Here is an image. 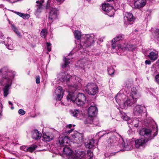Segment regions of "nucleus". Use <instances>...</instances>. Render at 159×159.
<instances>
[{
    "mask_svg": "<svg viewBox=\"0 0 159 159\" xmlns=\"http://www.w3.org/2000/svg\"><path fill=\"white\" fill-rule=\"evenodd\" d=\"M140 97L135 87H133L127 97L123 93H118L115 97L116 102L122 109L127 108L131 106Z\"/></svg>",
    "mask_w": 159,
    "mask_h": 159,
    "instance_id": "nucleus-1",
    "label": "nucleus"
},
{
    "mask_svg": "<svg viewBox=\"0 0 159 159\" xmlns=\"http://www.w3.org/2000/svg\"><path fill=\"white\" fill-rule=\"evenodd\" d=\"M58 80L66 82L69 89L75 90L79 89L81 85V80L78 77H70L67 73L61 72L57 75Z\"/></svg>",
    "mask_w": 159,
    "mask_h": 159,
    "instance_id": "nucleus-2",
    "label": "nucleus"
},
{
    "mask_svg": "<svg viewBox=\"0 0 159 159\" xmlns=\"http://www.w3.org/2000/svg\"><path fill=\"white\" fill-rule=\"evenodd\" d=\"M63 152L70 159H92L93 155L92 152L90 151L88 152L87 156L82 151L75 150L73 152L67 146L63 148Z\"/></svg>",
    "mask_w": 159,
    "mask_h": 159,
    "instance_id": "nucleus-3",
    "label": "nucleus"
},
{
    "mask_svg": "<svg viewBox=\"0 0 159 159\" xmlns=\"http://www.w3.org/2000/svg\"><path fill=\"white\" fill-rule=\"evenodd\" d=\"M156 132L154 135H152V131L150 129L144 128L142 129L140 131L139 134L140 135L143 136L144 138H142L140 139L135 140V147L138 148L140 146H143L146 142L153 139L157 133L158 129L157 126H156Z\"/></svg>",
    "mask_w": 159,
    "mask_h": 159,
    "instance_id": "nucleus-4",
    "label": "nucleus"
},
{
    "mask_svg": "<svg viewBox=\"0 0 159 159\" xmlns=\"http://www.w3.org/2000/svg\"><path fill=\"white\" fill-rule=\"evenodd\" d=\"M70 139L74 143L80 144L83 141V135L82 134L76 131L72 133L70 136Z\"/></svg>",
    "mask_w": 159,
    "mask_h": 159,
    "instance_id": "nucleus-5",
    "label": "nucleus"
},
{
    "mask_svg": "<svg viewBox=\"0 0 159 159\" xmlns=\"http://www.w3.org/2000/svg\"><path fill=\"white\" fill-rule=\"evenodd\" d=\"M85 89L89 94L94 95L98 92V88L95 84L89 83L85 87Z\"/></svg>",
    "mask_w": 159,
    "mask_h": 159,
    "instance_id": "nucleus-6",
    "label": "nucleus"
},
{
    "mask_svg": "<svg viewBox=\"0 0 159 159\" xmlns=\"http://www.w3.org/2000/svg\"><path fill=\"white\" fill-rule=\"evenodd\" d=\"M49 8V11L48 13V20L50 22H52L53 20L57 18V11L55 8L50 7L49 4L47 2L46 9H48Z\"/></svg>",
    "mask_w": 159,
    "mask_h": 159,
    "instance_id": "nucleus-7",
    "label": "nucleus"
},
{
    "mask_svg": "<svg viewBox=\"0 0 159 159\" xmlns=\"http://www.w3.org/2000/svg\"><path fill=\"white\" fill-rule=\"evenodd\" d=\"M123 36L120 35L116 36L111 40L112 48L113 49L119 50L120 49L122 44H120L118 42L119 41L123 39Z\"/></svg>",
    "mask_w": 159,
    "mask_h": 159,
    "instance_id": "nucleus-8",
    "label": "nucleus"
},
{
    "mask_svg": "<svg viewBox=\"0 0 159 159\" xmlns=\"http://www.w3.org/2000/svg\"><path fill=\"white\" fill-rule=\"evenodd\" d=\"M84 39L85 41H81L80 44L85 47L91 46L94 40V37L93 35L87 34L85 36Z\"/></svg>",
    "mask_w": 159,
    "mask_h": 159,
    "instance_id": "nucleus-9",
    "label": "nucleus"
},
{
    "mask_svg": "<svg viewBox=\"0 0 159 159\" xmlns=\"http://www.w3.org/2000/svg\"><path fill=\"white\" fill-rule=\"evenodd\" d=\"M102 9L105 12V14L110 16H112L114 14V9L112 6L109 3L102 4Z\"/></svg>",
    "mask_w": 159,
    "mask_h": 159,
    "instance_id": "nucleus-10",
    "label": "nucleus"
},
{
    "mask_svg": "<svg viewBox=\"0 0 159 159\" xmlns=\"http://www.w3.org/2000/svg\"><path fill=\"white\" fill-rule=\"evenodd\" d=\"M14 75V72H12L7 67H3L0 70V77L6 76L13 78Z\"/></svg>",
    "mask_w": 159,
    "mask_h": 159,
    "instance_id": "nucleus-11",
    "label": "nucleus"
},
{
    "mask_svg": "<svg viewBox=\"0 0 159 159\" xmlns=\"http://www.w3.org/2000/svg\"><path fill=\"white\" fill-rule=\"evenodd\" d=\"M146 111V108L144 106L138 105L134 107L133 113L135 116H141Z\"/></svg>",
    "mask_w": 159,
    "mask_h": 159,
    "instance_id": "nucleus-12",
    "label": "nucleus"
},
{
    "mask_svg": "<svg viewBox=\"0 0 159 159\" xmlns=\"http://www.w3.org/2000/svg\"><path fill=\"white\" fill-rule=\"evenodd\" d=\"M124 14L125 24L126 25L132 24L134 21L132 14L127 12H125Z\"/></svg>",
    "mask_w": 159,
    "mask_h": 159,
    "instance_id": "nucleus-13",
    "label": "nucleus"
},
{
    "mask_svg": "<svg viewBox=\"0 0 159 159\" xmlns=\"http://www.w3.org/2000/svg\"><path fill=\"white\" fill-rule=\"evenodd\" d=\"M86 101V97L84 95L83 93H79L77 95V98L75 102L76 103L77 105L81 106H83Z\"/></svg>",
    "mask_w": 159,
    "mask_h": 159,
    "instance_id": "nucleus-14",
    "label": "nucleus"
},
{
    "mask_svg": "<svg viewBox=\"0 0 159 159\" xmlns=\"http://www.w3.org/2000/svg\"><path fill=\"white\" fill-rule=\"evenodd\" d=\"M120 139L123 141V140L121 136L118 134H117V136H116L115 135H113L111 136L109 139L108 140L107 142L108 143H111L114 144L115 143L117 144L119 143Z\"/></svg>",
    "mask_w": 159,
    "mask_h": 159,
    "instance_id": "nucleus-15",
    "label": "nucleus"
},
{
    "mask_svg": "<svg viewBox=\"0 0 159 159\" xmlns=\"http://www.w3.org/2000/svg\"><path fill=\"white\" fill-rule=\"evenodd\" d=\"M69 142L68 137L66 136L60 137L58 140L59 145L61 147H65L68 146Z\"/></svg>",
    "mask_w": 159,
    "mask_h": 159,
    "instance_id": "nucleus-16",
    "label": "nucleus"
},
{
    "mask_svg": "<svg viewBox=\"0 0 159 159\" xmlns=\"http://www.w3.org/2000/svg\"><path fill=\"white\" fill-rule=\"evenodd\" d=\"M134 142L132 141L126 140L125 142L123 141L122 143L121 146L123 147V149L125 150L129 151L131 149L133 148V144Z\"/></svg>",
    "mask_w": 159,
    "mask_h": 159,
    "instance_id": "nucleus-17",
    "label": "nucleus"
},
{
    "mask_svg": "<svg viewBox=\"0 0 159 159\" xmlns=\"http://www.w3.org/2000/svg\"><path fill=\"white\" fill-rule=\"evenodd\" d=\"M135 48V47L131 44H129L127 43H124L122 44L119 51L124 52L125 51H132Z\"/></svg>",
    "mask_w": 159,
    "mask_h": 159,
    "instance_id": "nucleus-18",
    "label": "nucleus"
},
{
    "mask_svg": "<svg viewBox=\"0 0 159 159\" xmlns=\"http://www.w3.org/2000/svg\"><path fill=\"white\" fill-rule=\"evenodd\" d=\"M97 112V109L94 103H92L88 109L89 116H94Z\"/></svg>",
    "mask_w": 159,
    "mask_h": 159,
    "instance_id": "nucleus-19",
    "label": "nucleus"
},
{
    "mask_svg": "<svg viewBox=\"0 0 159 159\" xmlns=\"http://www.w3.org/2000/svg\"><path fill=\"white\" fill-rule=\"evenodd\" d=\"M55 93L57 96L56 99L58 100H61L63 97V94L62 88L61 86L57 87L55 90Z\"/></svg>",
    "mask_w": 159,
    "mask_h": 159,
    "instance_id": "nucleus-20",
    "label": "nucleus"
},
{
    "mask_svg": "<svg viewBox=\"0 0 159 159\" xmlns=\"http://www.w3.org/2000/svg\"><path fill=\"white\" fill-rule=\"evenodd\" d=\"M44 2V1L43 0H38L36 1V3L37 4L36 5L37 9L35 13V14L38 15L40 13L42 10V4Z\"/></svg>",
    "mask_w": 159,
    "mask_h": 159,
    "instance_id": "nucleus-21",
    "label": "nucleus"
},
{
    "mask_svg": "<svg viewBox=\"0 0 159 159\" xmlns=\"http://www.w3.org/2000/svg\"><path fill=\"white\" fill-rule=\"evenodd\" d=\"M146 3L145 0H135L134 2V6L135 8L139 9L144 7Z\"/></svg>",
    "mask_w": 159,
    "mask_h": 159,
    "instance_id": "nucleus-22",
    "label": "nucleus"
},
{
    "mask_svg": "<svg viewBox=\"0 0 159 159\" xmlns=\"http://www.w3.org/2000/svg\"><path fill=\"white\" fill-rule=\"evenodd\" d=\"M77 95V93L75 92H69V94L66 97L67 100L75 102Z\"/></svg>",
    "mask_w": 159,
    "mask_h": 159,
    "instance_id": "nucleus-23",
    "label": "nucleus"
},
{
    "mask_svg": "<svg viewBox=\"0 0 159 159\" xmlns=\"http://www.w3.org/2000/svg\"><path fill=\"white\" fill-rule=\"evenodd\" d=\"M13 78H11L10 76H3L0 77V84L2 85L4 84L7 85V84H9V81L11 80V84H12V79Z\"/></svg>",
    "mask_w": 159,
    "mask_h": 159,
    "instance_id": "nucleus-24",
    "label": "nucleus"
},
{
    "mask_svg": "<svg viewBox=\"0 0 159 159\" xmlns=\"http://www.w3.org/2000/svg\"><path fill=\"white\" fill-rule=\"evenodd\" d=\"M38 146L35 145H33L31 147H28L27 146H23L20 147L21 150L24 151H28L30 152H33L35 149L37 148Z\"/></svg>",
    "mask_w": 159,
    "mask_h": 159,
    "instance_id": "nucleus-25",
    "label": "nucleus"
},
{
    "mask_svg": "<svg viewBox=\"0 0 159 159\" xmlns=\"http://www.w3.org/2000/svg\"><path fill=\"white\" fill-rule=\"evenodd\" d=\"M43 137L44 141H50L53 139L54 136L52 133H47L43 134Z\"/></svg>",
    "mask_w": 159,
    "mask_h": 159,
    "instance_id": "nucleus-26",
    "label": "nucleus"
},
{
    "mask_svg": "<svg viewBox=\"0 0 159 159\" xmlns=\"http://www.w3.org/2000/svg\"><path fill=\"white\" fill-rule=\"evenodd\" d=\"M9 84H7L3 89V95L4 97H7L9 94V90L10 87L11 85V80L9 81Z\"/></svg>",
    "mask_w": 159,
    "mask_h": 159,
    "instance_id": "nucleus-27",
    "label": "nucleus"
},
{
    "mask_svg": "<svg viewBox=\"0 0 159 159\" xmlns=\"http://www.w3.org/2000/svg\"><path fill=\"white\" fill-rule=\"evenodd\" d=\"M148 57L151 60L154 61L158 58V53L153 51H152L148 55Z\"/></svg>",
    "mask_w": 159,
    "mask_h": 159,
    "instance_id": "nucleus-28",
    "label": "nucleus"
},
{
    "mask_svg": "<svg viewBox=\"0 0 159 159\" xmlns=\"http://www.w3.org/2000/svg\"><path fill=\"white\" fill-rule=\"evenodd\" d=\"M42 136L41 133H39L37 130H34L32 132V138L35 140L40 139Z\"/></svg>",
    "mask_w": 159,
    "mask_h": 159,
    "instance_id": "nucleus-29",
    "label": "nucleus"
},
{
    "mask_svg": "<svg viewBox=\"0 0 159 159\" xmlns=\"http://www.w3.org/2000/svg\"><path fill=\"white\" fill-rule=\"evenodd\" d=\"M94 140L93 139L89 140L85 143L87 148L89 149L93 148L94 147Z\"/></svg>",
    "mask_w": 159,
    "mask_h": 159,
    "instance_id": "nucleus-30",
    "label": "nucleus"
},
{
    "mask_svg": "<svg viewBox=\"0 0 159 159\" xmlns=\"http://www.w3.org/2000/svg\"><path fill=\"white\" fill-rule=\"evenodd\" d=\"M70 113L72 116L75 117L80 118L81 116V115L78 110L74 109L70 111Z\"/></svg>",
    "mask_w": 159,
    "mask_h": 159,
    "instance_id": "nucleus-31",
    "label": "nucleus"
},
{
    "mask_svg": "<svg viewBox=\"0 0 159 159\" xmlns=\"http://www.w3.org/2000/svg\"><path fill=\"white\" fill-rule=\"evenodd\" d=\"M11 26L13 30L20 38L21 37V35L18 29L14 26L13 24H11Z\"/></svg>",
    "mask_w": 159,
    "mask_h": 159,
    "instance_id": "nucleus-32",
    "label": "nucleus"
},
{
    "mask_svg": "<svg viewBox=\"0 0 159 159\" xmlns=\"http://www.w3.org/2000/svg\"><path fill=\"white\" fill-rule=\"evenodd\" d=\"M15 13L24 19H27L29 17V15L28 14H24L18 12H15Z\"/></svg>",
    "mask_w": 159,
    "mask_h": 159,
    "instance_id": "nucleus-33",
    "label": "nucleus"
},
{
    "mask_svg": "<svg viewBox=\"0 0 159 159\" xmlns=\"http://www.w3.org/2000/svg\"><path fill=\"white\" fill-rule=\"evenodd\" d=\"M5 44L7 46H11L13 45L12 40L9 38H7L5 41Z\"/></svg>",
    "mask_w": 159,
    "mask_h": 159,
    "instance_id": "nucleus-34",
    "label": "nucleus"
},
{
    "mask_svg": "<svg viewBox=\"0 0 159 159\" xmlns=\"http://www.w3.org/2000/svg\"><path fill=\"white\" fill-rule=\"evenodd\" d=\"M72 126V124H69L66 126V130L65 134H68L69 133H71L73 131L74 129H70Z\"/></svg>",
    "mask_w": 159,
    "mask_h": 159,
    "instance_id": "nucleus-35",
    "label": "nucleus"
},
{
    "mask_svg": "<svg viewBox=\"0 0 159 159\" xmlns=\"http://www.w3.org/2000/svg\"><path fill=\"white\" fill-rule=\"evenodd\" d=\"M93 117L94 116H89L84 121V123L85 124H92Z\"/></svg>",
    "mask_w": 159,
    "mask_h": 159,
    "instance_id": "nucleus-36",
    "label": "nucleus"
},
{
    "mask_svg": "<svg viewBox=\"0 0 159 159\" xmlns=\"http://www.w3.org/2000/svg\"><path fill=\"white\" fill-rule=\"evenodd\" d=\"M75 38L77 39H80L81 36V34L80 32L78 30H76L74 33Z\"/></svg>",
    "mask_w": 159,
    "mask_h": 159,
    "instance_id": "nucleus-37",
    "label": "nucleus"
},
{
    "mask_svg": "<svg viewBox=\"0 0 159 159\" xmlns=\"http://www.w3.org/2000/svg\"><path fill=\"white\" fill-rule=\"evenodd\" d=\"M70 60L69 59L66 58V57H64L63 59V60L64 62V63L62 65V68H65L66 67L68 64H69L70 63L69 60Z\"/></svg>",
    "mask_w": 159,
    "mask_h": 159,
    "instance_id": "nucleus-38",
    "label": "nucleus"
},
{
    "mask_svg": "<svg viewBox=\"0 0 159 159\" xmlns=\"http://www.w3.org/2000/svg\"><path fill=\"white\" fill-rule=\"evenodd\" d=\"M141 121H139L136 119H134L131 125H134L135 127L137 128L141 124Z\"/></svg>",
    "mask_w": 159,
    "mask_h": 159,
    "instance_id": "nucleus-39",
    "label": "nucleus"
},
{
    "mask_svg": "<svg viewBox=\"0 0 159 159\" xmlns=\"http://www.w3.org/2000/svg\"><path fill=\"white\" fill-rule=\"evenodd\" d=\"M121 117L124 120H129V117L125 113H121Z\"/></svg>",
    "mask_w": 159,
    "mask_h": 159,
    "instance_id": "nucleus-40",
    "label": "nucleus"
},
{
    "mask_svg": "<svg viewBox=\"0 0 159 159\" xmlns=\"http://www.w3.org/2000/svg\"><path fill=\"white\" fill-rule=\"evenodd\" d=\"M47 33V30L45 29L42 30L40 33L41 37L43 38H45L46 36Z\"/></svg>",
    "mask_w": 159,
    "mask_h": 159,
    "instance_id": "nucleus-41",
    "label": "nucleus"
},
{
    "mask_svg": "<svg viewBox=\"0 0 159 159\" xmlns=\"http://www.w3.org/2000/svg\"><path fill=\"white\" fill-rule=\"evenodd\" d=\"M92 124L95 125H98L99 124V120L96 117H93Z\"/></svg>",
    "mask_w": 159,
    "mask_h": 159,
    "instance_id": "nucleus-42",
    "label": "nucleus"
},
{
    "mask_svg": "<svg viewBox=\"0 0 159 159\" xmlns=\"http://www.w3.org/2000/svg\"><path fill=\"white\" fill-rule=\"evenodd\" d=\"M108 74L109 75H113L114 72V71L112 67L108 68Z\"/></svg>",
    "mask_w": 159,
    "mask_h": 159,
    "instance_id": "nucleus-43",
    "label": "nucleus"
},
{
    "mask_svg": "<svg viewBox=\"0 0 159 159\" xmlns=\"http://www.w3.org/2000/svg\"><path fill=\"white\" fill-rule=\"evenodd\" d=\"M154 33L157 38H159V29H156L155 30Z\"/></svg>",
    "mask_w": 159,
    "mask_h": 159,
    "instance_id": "nucleus-44",
    "label": "nucleus"
},
{
    "mask_svg": "<svg viewBox=\"0 0 159 159\" xmlns=\"http://www.w3.org/2000/svg\"><path fill=\"white\" fill-rule=\"evenodd\" d=\"M40 77L39 75H37L36 77V83L38 84L40 83Z\"/></svg>",
    "mask_w": 159,
    "mask_h": 159,
    "instance_id": "nucleus-45",
    "label": "nucleus"
},
{
    "mask_svg": "<svg viewBox=\"0 0 159 159\" xmlns=\"http://www.w3.org/2000/svg\"><path fill=\"white\" fill-rule=\"evenodd\" d=\"M106 133L105 131H100L98 133V134H99L101 137H102L103 135H104Z\"/></svg>",
    "mask_w": 159,
    "mask_h": 159,
    "instance_id": "nucleus-46",
    "label": "nucleus"
},
{
    "mask_svg": "<svg viewBox=\"0 0 159 159\" xmlns=\"http://www.w3.org/2000/svg\"><path fill=\"white\" fill-rule=\"evenodd\" d=\"M46 44L48 50L49 52H50L51 50V48L50 47L51 45V43L47 42L46 43Z\"/></svg>",
    "mask_w": 159,
    "mask_h": 159,
    "instance_id": "nucleus-47",
    "label": "nucleus"
},
{
    "mask_svg": "<svg viewBox=\"0 0 159 159\" xmlns=\"http://www.w3.org/2000/svg\"><path fill=\"white\" fill-rule=\"evenodd\" d=\"M156 82L159 84V74L156 75L155 77Z\"/></svg>",
    "mask_w": 159,
    "mask_h": 159,
    "instance_id": "nucleus-48",
    "label": "nucleus"
},
{
    "mask_svg": "<svg viewBox=\"0 0 159 159\" xmlns=\"http://www.w3.org/2000/svg\"><path fill=\"white\" fill-rule=\"evenodd\" d=\"M18 113L22 115H24L25 114V111L22 109H20L18 111Z\"/></svg>",
    "mask_w": 159,
    "mask_h": 159,
    "instance_id": "nucleus-49",
    "label": "nucleus"
},
{
    "mask_svg": "<svg viewBox=\"0 0 159 159\" xmlns=\"http://www.w3.org/2000/svg\"><path fill=\"white\" fill-rule=\"evenodd\" d=\"M151 61L150 60H147L145 61L146 64L149 65L151 64Z\"/></svg>",
    "mask_w": 159,
    "mask_h": 159,
    "instance_id": "nucleus-50",
    "label": "nucleus"
},
{
    "mask_svg": "<svg viewBox=\"0 0 159 159\" xmlns=\"http://www.w3.org/2000/svg\"><path fill=\"white\" fill-rule=\"evenodd\" d=\"M84 60H83V61H81V62H82V65H83V66H81V68H83V69H84V64H85V63H84Z\"/></svg>",
    "mask_w": 159,
    "mask_h": 159,
    "instance_id": "nucleus-51",
    "label": "nucleus"
},
{
    "mask_svg": "<svg viewBox=\"0 0 159 159\" xmlns=\"http://www.w3.org/2000/svg\"><path fill=\"white\" fill-rule=\"evenodd\" d=\"M103 41V39L102 38H99L98 39V42H102Z\"/></svg>",
    "mask_w": 159,
    "mask_h": 159,
    "instance_id": "nucleus-52",
    "label": "nucleus"
},
{
    "mask_svg": "<svg viewBox=\"0 0 159 159\" xmlns=\"http://www.w3.org/2000/svg\"><path fill=\"white\" fill-rule=\"evenodd\" d=\"M58 2H62L64 0H56Z\"/></svg>",
    "mask_w": 159,
    "mask_h": 159,
    "instance_id": "nucleus-53",
    "label": "nucleus"
},
{
    "mask_svg": "<svg viewBox=\"0 0 159 159\" xmlns=\"http://www.w3.org/2000/svg\"><path fill=\"white\" fill-rule=\"evenodd\" d=\"M8 103H9V105H12V103L11 102L9 101L8 102Z\"/></svg>",
    "mask_w": 159,
    "mask_h": 159,
    "instance_id": "nucleus-54",
    "label": "nucleus"
},
{
    "mask_svg": "<svg viewBox=\"0 0 159 159\" xmlns=\"http://www.w3.org/2000/svg\"><path fill=\"white\" fill-rule=\"evenodd\" d=\"M0 35H1V36H2V37H3V34L2 33H1L0 34Z\"/></svg>",
    "mask_w": 159,
    "mask_h": 159,
    "instance_id": "nucleus-55",
    "label": "nucleus"
},
{
    "mask_svg": "<svg viewBox=\"0 0 159 159\" xmlns=\"http://www.w3.org/2000/svg\"><path fill=\"white\" fill-rule=\"evenodd\" d=\"M7 20H8V21L9 22V24H10V21L8 19Z\"/></svg>",
    "mask_w": 159,
    "mask_h": 159,
    "instance_id": "nucleus-56",
    "label": "nucleus"
},
{
    "mask_svg": "<svg viewBox=\"0 0 159 159\" xmlns=\"http://www.w3.org/2000/svg\"><path fill=\"white\" fill-rule=\"evenodd\" d=\"M11 108L12 109H14V107H11Z\"/></svg>",
    "mask_w": 159,
    "mask_h": 159,
    "instance_id": "nucleus-57",
    "label": "nucleus"
},
{
    "mask_svg": "<svg viewBox=\"0 0 159 159\" xmlns=\"http://www.w3.org/2000/svg\"><path fill=\"white\" fill-rule=\"evenodd\" d=\"M129 121L128 122V124H129Z\"/></svg>",
    "mask_w": 159,
    "mask_h": 159,
    "instance_id": "nucleus-58",
    "label": "nucleus"
},
{
    "mask_svg": "<svg viewBox=\"0 0 159 159\" xmlns=\"http://www.w3.org/2000/svg\"><path fill=\"white\" fill-rule=\"evenodd\" d=\"M73 126H74H74H75V125H73Z\"/></svg>",
    "mask_w": 159,
    "mask_h": 159,
    "instance_id": "nucleus-59",
    "label": "nucleus"
},
{
    "mask_svg": "<svg viewBox=\"0 0 159 159\" xmlns=\"http://www.w3.org/2000/svg\"><path fill=\"white\" fill-rule=\"evenodd\" d=\"M80 62V61H78V64H79V63Z\"/></svg>",
    "mask_w": 159,
    "mask_h": 159,
    "instance_id": "nucleus-60",
    "label": "nucleus"
}]
</instances>
